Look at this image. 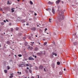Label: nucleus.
<instances>
[{"instance_id":"nucleus-1","label":"nucleus","mask_w":78,"mask_h":78,"mask_svg":"<svg viewBox=\"0 0 78 78\" xmlns=\"http://www.w3.org/2000/svg\"><path fill=\"white\" fill-rule=\"evenodd\" d=\"M58 19L59 21L64 19V16L62 13H59V15H58Z\"/></svg>"},{"instance_id":"nucleus-2","label":"nucleus","mask_w":78,"mask_h":78,"mask_svg":"<svg viewBox=\"0 0 78 78\" xmlns=\"http://www.w3.org/2000/svg\"><path fill=\"white\" fill-rule=\"evenodd\" d=\"M44 69V66L42 65H40L39 67V69L40 70H43Z\"/></svg>"},{"instance_id":"nucleus-3","label":"nucleus","mask_w":78,"mask_h":78,"mask_svg":"<svg viewBox=\"0 0 78 78\" xmlns=\"http://www.w3.org/2000/svg\"><path fill=\"white\" fill-rule=\"evenodd\" d=\"M61 2V0H58L57 1H56V4H57V5H58V4H59V2Z\"/></svg>"},{"instance_id":"nucleus-4","label":"nucleus","mask_w":78,"mask_h":78,"mask_svg":"<svg viewBox=\"0 0 78 78\" xmlns=\"http://www.w3.org/2000/svg\"><path fill=\"white\" fill-rule=\"evenodd\" d=\"M52 12L54 14H55V9H52Z\"/></svg>"},{"instance_id":"nucleus-5","label":"nucleus","mask_w":78,"mask_h":78,"mask_svg":"<svg viewBox=\"0 0 78 78\" xmlns=\"http://www.w3.org/2000/svg\"><path fill=\"white\" fill-rule=\"evenodd\" d=\"M31 30H32L33 31H35V30H36V27L32 28Z\"/></svg>"},{"instance_id":"nucleus-6","label":"nucleus","mask_w":78,"mask_h":78,"mask_svg":"<svg viewBox=\"0 0 78 78\" xmlns=\"http://www.w3.org/2000/svg\"><path fill=\"white\" fill-rule=\"evenodd\" d=\"M29 60H34V59H33L32 58V57H30L29 58Z\"/></svg>"},{"instance_id":"nucleus-7","label":"nucleus","mask_w":78,"mask_h":78,"mask_svg":"<svg viewBox=\"0 0 78 78\" xmlns=\"http://www.w3.org/2000/svg\"><path fill=\"white\" fill-rule=\"evenodd\" d=\"M52 55H55V56H57V54L55 53L54 52H53L52 53Z\"/></svg>"},{"instance_id":"nucleus-8","label":"nucleus","mask_w":78,"mask_h":78,"mask_svg":"<svg viewBox=\"0 0 78 78\" xmlns=\"http://www.w3.org/2000/svg\"><path fill=\"white\" fill-rule=\"evenodd\" d=\"M33 38V37H28V38L29 39H30V40H31V41H32Z\"/></svg>"},{"instance_id":"nucleus-9","label":"nucleus","mask_w":78,"mask_h":78,"mask_svg":"<svg viewBox=\"0 0 78 78\" xmlns=\"http://www.w3.org/2000/svg\"><path fill=\"white\" fill-rule=\"evenodd\" d=\"M27 48H30V50H32L33 49V48L31 46H29V47Z\"/></svg>"},{"instance_id":"nucleus-10","label":"nucleus","mask_w":78,"mask_h":78,"mask_svg":"<svg viewBox=\"0 0 78 78\" xmlns=\"http://www.w3.org/2000/svg\"><path fill=\"white\" fill-rule=\"evenodd\" d=\"M48 4H50L51 5H52V4H53V3L49 1L48 2Z\"/></svg>"},{"instance_id":"nucleus-11","label":"nucleus","mask_w":78,"mask_h":78,"mask_svg":"<svg viewBox=\"0 0 78 78\" xmlns=\"http://www.w3.org/2000/svg\"><path fill=\"white\" fill-rule=\"evenodd\" d=\"M34 44V42H30V45H32V46H33V44Z\"/></svg>"},{"instance_id":"nucleus-12","label":"nucleus","mask_w":78,"mask_h":78,"mask_svg":"<svg viewBox=\"0 0 78 78\" xmlns=\"http://www.w3.org/2000/svg\"><path fill=\"white\" fill-rule=\"evenodd\" d=\"M13 9H14V8H12L11 9V10L12 11V12H14V10Z\"/></svg>"},{"instance_id":"nucleus-13","label":"nucleus","mask_w":78,"mask_h":78,"mask_svg":"<svg viewBox=\"0 0 78 78\" xmlns=\"http://www.w3.org/2000/svg\"><path fill=\"white\" fill-rule=\"evenodd\" d=\"M46 11H51V9L50 8H48L46 9Z\"/></svg>"},{"instance_id":"nucleus-14","label":"nucleus","mask_w":78,"mask_h":78,"mask_svg":"<svg viewBox=\"0 0 78 78\" xmlns=\"http://www.w3.org/2000/svg\"><path fill=\"white\" fill-rule=\"evenodd\" d=\"M37 55H38V56H41V55H42V53H37Z\"/></svg>"},{"instance_id":"nucleus-15","label":"nucleus","mask_w":78,"mask_h":78,"mask_svg":"<svg viewBox=\"0 0 78 78\" xmlns=\"http://www.w3.org/2000/svg\"><path fill=\"white\" fill-rule=\"evenodd\" d=\"M4 72L5 73H7L8 72V71L6 70H4Z\"/></svg>"},{"instance_id":"nucleus-16","label":"nucleus","mask_w":78,"mask_h":78,"mask_svg":"<svg viewBox=\"0 0 78 78\" xmlns=\"http://www.w3.org/2000/svg\"><path fill=\"white\" fill-rule=\"evenodd\" d=\"M52 67L54 68L55 67V64H52Z\"/></svg>"},{"instance_id":"nucleus-17","label":"nucleus","mask_w":78,"mask_h":78,"mask_svg":"<svg viewBox=\"0 0 78 78\" xmlns=\"http://www.w3.org/2000/svg\"><path fill=\"white\" fill-rule=\"evenodd\" d=\"M50 56L51 58H53V55H51Z\"/></svg>"},{"instance_id":"nucleus-18","label":"nucleus","mask_w":78,"mask_h":78,"mask_svg":"<svg viewBox=\"0 0 78 78\" xmlns=\"http://www.w3.org/2000/svg\"><path fill=\"white\" fill-rule=\"evenodd\" d=\"M38 50H39V49H38L37 48H35V50L36 51H37Z\"/></svg>"},{"instance_id":"nucleus-19","label":"nucleus","mask_w":78,"mask_h":78,"mask_svg":"<svg viewBox=\"0 0 78 78\" xmlns=\"http://www.w3.org/2000/svg\"><path fill=\"white\" fill-rule=\"evenodd\" d=\"M10 75H11V76H9V78H12V77H13V76H12V74H11Z\"/></svg>"},{"instance_id":"nucleus-20","label":"nucleus","mask_w":78,"mask_h":78,"mask_svg":"<svg viewBox=\"0 0 78 78\" xmlns=\"http://www.w3.org/2000/svg\"><path fill=\"white\" fill-rule=\"evenodd\" d=\"M47 42H45L44 44V46H45L46 45H47Z\"/></svg>"},{"instance_id":"nucleus-21","label":"nucleus","mask_w":78,"mask_h":78,"mask_svg":"<svg viewBox=\"0 0 78 78\" xmlns=\"http://www.w3.org/2000/svg\"><path fill=\"white\" fill-rule=\"evenodd\" d=\"M73 45H77V43L76 42H74L73 43Z\"/></svg>"},{"instance_id":"nucleus-22","label":"nucleus","mask_w":78,"mask_h":78,"mask_svg":"<svg viewBox=\"0 0 78 78\" xmlns=\"http://www.w3.org/2000/svg\"><path fill=\"white\" fill-rule=\"evenodd\" d=\"M18 56L19 57H22V55L21 54H19L18 55Z\"/></svg>"},{"instance_id":"nucleus-23","label":"nucleus","mask_w":78,"mask_h":78,"mask_svg":"<svg viewBox=\"0 0 78 78\" xmlns=\"http://www.w3.org/2000/svg\"><path fill=\"white\" fill-rule=\"evenodd\" d=\"M57 65H59L60 64V62H57Z\"/></svg>"},{"instance_id":"nucleus-24","label":"nucleus","mask_w":78,"mask_h":78,"mask_svg":"<svg viewBox=\"0 0 78 78\" xmlns=\"http://www.w3.org/2000/svg\"><path fill=\"white\" fill-rule=\"evenodd\" d=\"M30 3L31 4V5H33V2H32L31 1H30Z\"/></svg>"},{"instance_id":"nucleus-25","label":"nucleus","mask_w":78,"mask_h":78,"mask_svg":"<svg viewBox=\"0 0 78 78\" xmlns=\"http://www.w3.org/2000/svg\"><path fill=\"white\" fill-rule=\"evenodd\" d=\"M19 27H16V31H17L18 30H19Z\"/></svg>"},{"instance_id":"nucleus-26","label":"nucleus","mask_w":78,"mask_h":78,"mask_svg":"<svg viewBox=\"0 0 78 78\" xmlns=\"http://www.w3.org/2000/svg\"><path fill=\"white\" fill-rule=\"evenodd\" d=\"M7 4L8 5V4H9V5H10V3H9V1H8L7 2Z\"/></svg>"},{"instance_id":"nucleus-27","label":"nucleus","mask_w":78,"mask_h":78,"mask_svg":"<svg viewBox=\"0 0 78 78\" xmlns=\"http://www.w3.org/2000/svg\"><path fill=\"white\" fill-rule=\"evenodd\" d=\"M7 67H8L7 70H8L10 69V68L9 67V66H7Z\"/></svg>"},{"instance_id":"nucleus-28","label":"nucleus","mask_w":78,"mask_h":78,"mask_svg":"<svg viewBox=\"0 0 78 78\" xmlns=\"http://www.w3.org/2000/svg\"><path fill=\"white\" fill-rule=\"evenodd\" d=\"M59 75H62V72H60L59 73Z\"/></svg>"},{"instance_id":"nucleus-29","label":"nucleus","mask_w":78,"mask_h":78,"mask_svg":"<svg viewBox=\"0 0 78 78\" xmlns=\"http://www.w3.org/2000/svg\"><path fill=\"white\" fill-rule=\"evenodd\" d=\"M7 43L8 44H10V42H9V41H8L7 42Z\"/></svg>"},{"instance_id":"nucleus-30","label":"nucleus","mask_w":78,"mask_h":78,"mask_svg":"<svg viewBox=\"0 0 78 78\" xmlns=\"http://www.w3.org/2000/svg\"><path fill=\"white\" fill-rule=\"evenodd\" d=\"M27 39V37L25 36L23 37V39Z\"/></svg>"},{"instance_id":"nucleus-31","label":"nucleus","mask_w":78,"mask_h":78,"mask_svg":"<svg viewBox=\"0 0 78 78\" xmlns=\"http://www.w3.org/2000/svg\"><path fill=\"white\" fill-rule=\"evenodd\" d=\"M11 31H13V29L12 28H11Z\"/></svg>"},{"instance_id":"nucleus-32","label":"nucleus","mask_w":78,"mask_h":78,"mask_svg":"<svg viewBox=\"0 0 78 78\" xmlns=\"http://www.w3.org/2000/svg\"><path fill=\"white\" fill-rule=\"evenodd\" d=\"M25 71L26 72V73H28V70L27 69H26L25 70Z\"/></svg>"},{"instance_id":"nucleus-33","label":"nucleus","mask_w":78,"mask_h":78,"mask_svg":"<svg viewBox=\"0 0 78 78\" xmlns=\"http://www.w3.org/2000/svg\"><path fill=\"white\" fill-rule=\"evenodd\" d=\"M29 71L30 72V73H31V72H32V71H31V69H29Z\"/></svg>"},{"instance_id":"nucleus-34","label":"nucleus","mask_w":78,"mask_h":78,"mask_svg":"<svg viewBox=\"0 0 78 78\" xmlns=\"http://www.w3.org/2000/svg\"><path fill=\"white\" fill-rule=\"evenodd\" d=\"M1 25H4V23L3 22L1 23Z\"/></svg>"},{"instance_id":"nucleus-35","label":"nucleus","mask_w":78,"mask_h":78,"mask_svg":"<svg viewBox=\"0 0 78 78\" xmlns=\"http://www.w3.org/2000/svg\"><path fill=\"white\" fill-rule=\"evenodd\" d=\"M44 72H46V70H45V69L44 68Z\"/></svg>"},{"instance_id":"nucleus-36","label":"nucleus","mask_w":78,"mask_h":78,"mask_svg":"<svg viewBox=\"0 0 78 78\" xmlns=\"http://www.w3.org/2000/svg\"><path fill=\"white\" fill-rule=\"evenodd\" d=\"M26 66H29V65L28 64H26Z\"/></svg>"},{"instance_id":"nucleus-37","label":"nucleus","mask_w":78,"mask_h":78,"mask_svg":"<svg viewBox=\"0 0 78 78\" xmlns=\"http://www.w3.org/2000/svg\"><path fill=\"white\" fill-rule=\"evenodd\" d=\"M47 28H46L45 29V31H47Z\"/></svg>"},{"instance_id":"nucleus-38","label":"nucleus","mask_w":78,"mask_h":78,"mask_svg":"<svg viewBox=\"0 0 78 78\" xmlns=\"http://www.w3.org/2000/svg\"><path fill=\"white\" fill-rule=\"evenodd\" d=\"M49 22H51V21H50V20H51V19H49Z\"/></svg>"},{"instance_id":"nucleus-39","label":"nucleus","mask_w":78,"mask_h":78,"mask_svg":"<svg viewBox=\"0 0 78 78\" xmlns=\"http://www.w3.org/2000/svg\"><path fill=\"white\" fill-rule=\"evenodd\" d=\"M18 73H20V74H21V72L19 73V72H18Z\"/></svg>"},{"instance_id":"nucleus-40","label":"nucleus","mask_w":78,"mask_h":78,"mask_svg":"<svg viewBox=\"0 0 78 78\" xmlns=\"http://www.w3.org/2000/svg\"><path fill=\"white\" fill-rule=\"evenodd\" d=\"M26 25H29V24L28 23H27Z\"/></svg>"},{"instance_id":"nucleus-41","label":"nucleus","mask_w":78,"mask_h":78,"mask_svg":"<svg viewBox=\"0 0 78 78\" xmlns=\"http://www.w3.org/2000/svg\"><path fill=\"white\" fill-rule=\"evenodd\" d=\"M37 76H38L37 77L38 78H39V75H37Z\"/></svg>"},{"instance_id":"nucleus-42","label":"nucleus","mask_w":78,"mask_h":78,"mask_svg":"<svg viewBox=\"0 0 78 78\" xmlns=\"http://www.w3.org/2000/svg\"><path fill=\"white\" fill-rule=\"evenodd\" d=\"M73 36H76V34H73Z\"/></svg>"},{"instance_id":"nucleus-43","label":"nucleus","mask_w":78,"mask_h":78,"mask_svg":"<svg viewBox=\"0 0 78 78\" xmlns=\"http://www.w3.org/2000/svg\"><path fill=\"white\" fill-rule=\"evenodd\" d=\"M26 69H29V68L27 67L26 68Z\"/></svg>"},{"instance_id":"nucleus-44","label":"nucleus","mask_w":78,"mask_h":78,"mask_svg":"<svg viewBox=\"0 0 78 78\" xmlns=\"http://www.w3.org/2000/svg\"><path fill=\"white\" fill-rule=\"evenodd\" d=\"M62 3H64V2L62 1Z\"/></svg>"},{"instance_id":"nucleus-45","label":"nucleus","mask_w":78,"mask_h":78,"mask_svg":"<svg viewBox=\"0 0 78 78\" xmlns=\"http://www.w3.org/2000/svg\"><path fill=\"white\" fill-rule=\"evenodd\" d=\"M4 22H6V21H5V20H4Z\"/></svg>"},{"instance_id":"nucleus-46","label":"nucleus","mask_w":78,"mask_h":78,"mask_svg":"<svg viewBox=\"0 0 78 78\" xmlns=\"http://www.w3.org/2000/svg\"><path fill=\"white\" fill-rule=\"evenodd\" d=\"M35 58H37V57H36V56H35Z\"/></svg>"},{"instance_id":"nucleus-47","label":"nucleus","mask_w":78,"mask_h":78,"mask_svg":"<svg viewBox=\"0 0 78 78\" xmlns=\"http://www.w3.org/2000/svg\"><path fill=\"white\" fill-rule=\"evenodd\" d=\"M18 1V2H20V0H17Z\"/></svg>"},{"instance_id":"nucleus-48","label":"nucleus","mask_w":78,"mask_h":78,"mask_svg":"<svg viewBox=\"0 0 78 78\" xmlns=\"http://www.w3.org/2000/svg\"><path fill=\"white\" fill-rule=\"evenodd\" d=\"M19 67H21V65H19Z\"/></svg>"},{"instance_id":"nucleus-49","label":"nucleus","mask_w":78,"mask_h":78,"mask_svg":"<svg viewBox=\"0 0 78 78\" xmlns=\"http://www.w3.org/2000/svg\"><path fill=\"white\" fill-rule=\"evenodd\" d=\"M64 71H66V69H64Z\"/></svg>"},{"instance_id":"nucleus-50","label":"nucleus","mask_w":78,"mask_h":78,"mask_svg":"<svg viewBox=\"0 0 78 78\" xmlns=\"http://www.w3.org/2000/svg\"><path fill=\"white\" fill-rule=\"evenodd\" d=\"M35 16H36V15H37V14H36V13H35Z\"/></svg>"},{"instance_id":"nucleus-51","label":"nucleus","mask_w":78,"mask_h":78,"mask_svg":"<svg viewBox=\"0 0 78 78\" xmlns=\"http://www.w3.org/2000/svg\"><path fill=\"white\" fill-rule=\"evenodd\" d=\"M6 21H7V22H8V21L7 20H6Z\"/></svg>"},{"instance_id":"nucleus-52","label":"nucleus","mask_w":78,"mask_h":78,"mask_svg":"<svg viewBox=\"0 0 78 78\" xmlns=\"http://www.w3.org/2000/svg\"><path fill=\"white\" fill-rule=\"evenodd\" d=\"M77 58V57H76L75 58V59H76V58Z\"/></svg>"},{"instance_id":"nucleus-53","label":"nucleus","mask_w":78,"mask_h":78,"mask_svg":"<svg viewBox=\"0 0 78 78\" xmlns=\"http://www.w3.org/2000/svg\"><path fill=\"white\" fill-rule=\"evenodd\" d=\"M78 38V37L76 36V38Z\"/></svg>"},{"instance_id":"nucleus-54","label":"nucleus","mask_w":78,"mask_h":78,"mask_svg":"<svg viewBox=\"0 0 78 78\" xmlns=\"http://www.w3.org/2000/svg\"><path fill=\"white\" fill-rule=\"evenodd\" d=\"M31 78H34V77H32Z\"/></svg>"},{"instance_id":"nucleus-55","label":"nucleus","mask_w":78,"mask_h":78,"mask_svg":"<svg viewBox=\"0 0 78 78\" xmlns=\"http://www.w3.org/2000/svg\"><path fill=\"white\" fill-rule=\"evenodd\" d=\"M35 36H36V37H37V35H36Z\"/></svg>"},{"instance_id":"nucleus-56","label":"nucleus","mask_w":78,"mask_h":78,"mask_svg":"<svg viewBox=\"0 0 78 78\" xmlns=\"http://www.w3.org/2000/svg\"><path fill=\"white\" fill-rule=\"evenodd\" d=\"M4 34H5V33L4 32Z\"/></svg>"},{"instance_id":"nucleus-57","label":"nucleus","mask_w":78,"mask_h":78,"mask_svg":"<svg viewBox=\"0 0 78 78\" xmlns=\"http://www.w3.org/2000/svg\"><path fill=\"white\" fill-rule=\"evenodd\" d=\"M39 25H37V27H39Z\"/></svg>"},{"instance_id":"nucleus-58","label":"nucleus","mask_w":78,"mask_h":78,"mask_svg":"<svg viewBox=\"0 0 78 78\" xmlns=\"http://www.w3.org/2000/svg\"><path fill=\"white\" fill-rule=\"evenodd\" d=\"M44 55H45V53H44Z\"/></svg>"},{"instance_id":"nucleus-59","label":"nucleus","mask_w":78,"mask_h":78,"mask_svg":"<svg viewBox=\"0 0 78 78\" xmlns=\"http://www.w3.org/2000/svg\"><path fill=\"white\" fill-rule=\"evenodd\" d=\"M39 44H41V43H39Z\"/></svg>"},{"instance_id":"nucleus-60","label":"nucleus","mask_w":78,"mask_h":78,"mask_svg":"<svg viewBox=\"0 0 78 78\" xmlns=\"http://www.w3.org/2000/svg\"><path fill=\"white\" fill-rule=\"evenodd\" d=\"M47 34H48V33H47Z\"/></svg>"},{"instance_id":"nucleus-61","label":"nucleus","mask_w":78,"mask_h":78,"mask_svg":"<svg viewBox=\"0 0 78 78\" xmlns=\"http://www.w3.org/2000/svg\"><path fill=\"white\" fill-rule=\"evenodd\" d=\"M12 50H14V49H12Z\"/></svg>"},{"instance_id":"nucleus-62","label":"nucleus","mask_w":78,"mask_h":78,"mask_svg":"<svg viewBox=\"0 0 78 78\" xmlns=\"http://www.w3.org/2000/svg\"><path fill=\"white\" fill-rule=\"evenodd\" d=\"M15 56H16V55H15Z\"/></svg>"},{"instance_id":"nucleus-63","label":"nucleus","mask_w":78,"mask_h":78,"mask_svg":"<svg viewBox=\"0 0 78 78\" xmlns=\"http://www.w3.org/2000/svg\"><path fill=\"white\" fill-rule=\"evenodd\" d=\"M12 36V35H11V36Z\"/></svg>"},{"instance_id":"nucleus-64","label":"nucleus","mask_w":78,"mask_h":78,"mask_svg":"<svg viewBox=\"0 0 78 78\" xmlns=\"http://www.w3.org/2000/svg\"><path fill=\"white\" fill-rule=\"evenodd\" d=\"M10 61H12V60H11Z\"/></svg>"}]
</instances>
